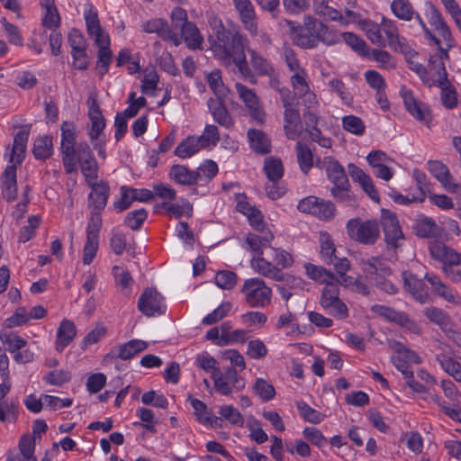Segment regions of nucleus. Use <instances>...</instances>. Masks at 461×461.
<instances>
[{
    "label": "nucleus",
    "instance_id": "1",
    "mask_svg": "<svg viewBox=\"0 0 461 461\" xmlns=\"http://www.w3.org/2000/svg\"><path fill=\"white\" fill-rule=\"evenodd\" d=\"M246 41V36L238 30H230L213 40L212 50L223 66L227 68L235 66L243 78L255 84L257 80L248 64L244 51Z\"/></svg>",
    "mask_w": 461,
    "mask_h": 461
},
{
    "label": "nucleus",
    "instance_id": "2",
    "mask_svg": "<svg viewBox=\"0 0 461 461\" xmlns=\"http://www.w3.org/2000/svg\"><path fill=\"white\" fill-rule=\"evenodd\" d=\"M272 262L265 257L254 256L251 260L252 269L267 278L276 282H287L291 276L285 274L282 269L290 267L294 263L293 256L282 249L270 248L267 254Z\"/></svg>",
    "mask_w": 461,
    "mask_h": 461
},
{
    "label": "nucleus",
    "instance_id": "3",
    "mask_svg": "<svg viewBox=\"0 0 461 461\" xmlns=\"http://www.w3.org/2000/svg\"><path fill=\"white\" fill-rule=\"evenodd\" d=\"M171 25L179 30L182 41L190 50H200L203 42V37L198 27L193 22L188 21L187 13L182 7H175L171 12Z\"/></svg>",
    "mask_w": 461,
    "mask_h": 461
},
{
    "label": "nucleus",
    "instance_id": "4",
    "mask_svg": "<svg viewBox=\"0 0 461 461\" xmlns=\"http://www.w3.org/2000/svg\"><path fill=\"white\" fill-rule=\"evenodd\" d=\"M431 257L443 263V272L454 282L461 281V254L440 241L429 244Z\"/></svg>",
    "mask_w": 461,
    "mask_h": 461
},
{
    "label": "nucleus",
    "instance_id": "5",
    "mask_svg": "<svg viewBox=\"0 0 461 461\" xmlns=\"http://www.w3.org/2000/svg\"><path fill=\"white\" fill-rule=\"evenodd\" d=\"M346 229L351 240L365 245L375 244L380 237V226L376 220L352 218L348 221Z\"/></svg>",
    "mask_w": 461,
    "mask_h": 461
},
{
    "label": "nucleus",
    "instance_id": "6",
    "mask_svg": "<svg viewBox=\"0 0 461 461\" xmlns=\"http://www.w3.org/2000/svg\"><path fill=\"white\" fill-rule=\"evenodd\" d=\"M240 292L246 303L253 308H264L271 302L272 290L259 277L246 279Z\"/></svg>",
    "mask_w": 461,
    "mask_h": 461
},
{
    "label": "nucleus",
    "instance_id": "7",
    "mask_svg": "<svg viewBox=\"0 0 461 461\" xmlns=\"http://www.w3.org/2000/svg\"><path fill=\"white\" fill-rule=\"evenodd\" d=\"M320 304L325 312L337 320H345L348 317V308L339 298V288L337 284H328L324 286Z\"/></svg>",
    "mask_w": 461,
    "mask_h": 461
},
{
    "label": "nucleus",
    "instance_id": "8",
    "mask_svg": "<svg viewBox=\"0 0 461 461\" xmlns=\"http://www.w3.org/2000/svg\"><path fill=\"white\" fill-rule=\"evenodd\" d=\"M61 155L65 172L71 174L77 171L76 160V131L73 123L64 122L61 125Z\"/></svg>",
    "mask_w": 461,
    "mask_h": 461
},
{
    "label": "nucleus",
    "instance_id": "9",
    "mask_svg": "<svg viewBox=\"0 0 461 461\" xmlns=\"http://www.w3.org/2000/svg\"><path fill=\"white\" fill-rule=\"evenodd\" d=\"M381 225L386 247L393 249L401 248L405 241V236L402 232L396 213L389 210L383 209L381 214Z\"/></svg>",
    "mask_w": 461,
    "mask_h": 461
},
{
    "label": "nucleus",
    "instance_id": "10",
    "mask_svg": "<svg viewBox=\"0 0 461 461\" xmlns=\"http://www.w3.org/2000/svg\"><path fill=\"white\" fill-rule=\"evenodd\" d=\"M382 32L385 34L388 46L393 50L403 54L405 58H414L417 56V52L408 44L406 39L400 36L394 21L383 17Z\"/></svg>",
    "mask_w": 461,
    "mask_h": 461
},
{
    "label": "nucleus",
    "instance_id": "11",
    "mask_svg": "<svg viewBox=\"0 0 461 461\" xmlns=\"http://www.w3.org/2000/svg\"><path fill=\"white\" fill-rule=\"evenodd\" d=\"M297 208L300 212L311 213L321 220H330L336 212L332 202L312 195L302 199Z\"/></svg>",
    "mask_w": 461,
    "mask_h": 461
},
{
    "label": "nucleus",
    "instance_id": "12",
    "mask_svg": "<svg viewBox=\"0 0 461 461\" xmlns=\"http://www.w3.org/2000/svg\"><path fill=\"white\" fill-rule=\"evenodd\" d=\"M197 366L204 371L211 372L215 390L222 395L231 394V387L224 381L223 374L217 366V360L207 355L201 354L195 358Z\"/></svg>",
    "mask_w": 461,
    "mask_h": 461
},
{
    "label": "nucleus",
    "instance_id": "13",
    "mask_svg": "<svg viewBox=\"0 0 461 461\" xmlns=\"http://www.w3.org/2000/svg\"><path fill=\"white\" fill-rule=\"evenodd\" d=\"M235 89L240 99L249 109L250 117L258 123L262 124L266 119V113L260 105L259 98L256 93L241 83H236Z\"/></svg>",
    "mask_w": 461,
    "mask_h": 461
},
{
    "label": "nucleus",
    "instance_id": "14",
    "mask_svg": "<svg viewBox=\"0 0 461 461\" xmlns=\"http://www.w3.org/2000/svg\"><path fill=\"white\" fill-rule=\"evenodd\" d=\"M138 309L144 315L152 317L165 312L163 296L154 288H146L138 301Z\"/></svg>",
    "mask_w": 461,
    "mask_h": 461
},
{
    "label": "nucleus",
    "instance_id": "15",
    "mask_svg": "<svg viewBox=\"0 0 461 461\" xmlns=\"http://www.w3.org/2000/svg\"><path fill=\"white\" fill-rule=\"evenodd\" d=\"M401 95L403 105L408 113L419 122L429 125L432 119L429 106L425 103L416 99L412 92L408 89H402Z\"/></svg>",
    "mask_w": 461,
    "mask_h": 461
},
{
    "label": "nucleus",
    "instance_id": "16",
    "mask_svg": "<svg viewBox=\"0 0 461 461\" xmlns=\"http://www.w3.org/2000/svg\"><path fill=\"white\" fill-rule=\"evenodd\" d=\"M240 21L251 36L258 35V26L255 7L250 0H232Z\"/></svg>",
    "mask_w": 461,
    "mask_h": 461
},
{
    "label": "nucleus",
    "instance_id": "17",
    "mask_svg": "<svg viewBox=\"0 0 461 461\" xmlns=\"http://www.w3.org/2000/svg\"><path fill=\"white\" fill-rule=\"evenodd\" d=\"M122 197L113 203V207L119 212L128 209L134 201L148 202L154 197V194L149 189H137L132 187L122 186Z\"/></svg>",
    "mask_w": 461,
    "mask_h": 461
},
{
    "label": "nucleus",
    "instance_id": "18",
    "mask_svg": "<svg viewBox=\"0 0 461 461\" xmlns=\"http://www.w3.org/2000/svg\"><path fill=\"white\" fill-rule=\"evenodd\" d=\"M423 314L429 321L438 325L447 337L454 338L457 335L456 326L452 322L451 318L442 309L434 306L426 307L423 310Z\"/></svg>",
    "mask_w": 461,
    "mask_h": 461
},
{
    "label": "nucleus",
    "instance_id": "19",
    "mask_svg": "<svg viewBox=\"0 0 461 461\" xmlns=\"http://www.w3.org/2000/svg\"><path fill=\"white\" fill-rule=\"evenodd\" d=\"M429 170L448 192L456 193L461 198V185L453 180L448 168L439 161H429Z\"/></svg>",
    "mask_w": 461,
    "mask_h": 461
},
{
    "label": "nucleus",
    "instance_id": "20",
    "mask_svg": "<svg viewBox=\"0 0 461 461\" xmlns=\"http://www.w3.org/2000/svg\"><path fill=\"white\" fill-rule=\"evenodd\" d=\"M91 193L88 195V208L90 211L102 212L107 203L110 195V187L104 181L90 183Z\"/></svg>",
    "mask_w": 461,
    "mask_h": 461
},
{
    "label": "nucleus",
    "instance_id": "21",
    "mask_svg": "<svg viewBox=\"0 0 461 461\" xmlns=\"http://www.w3.org/2000/svg\"><path fill=\"white\" fill-rule=\"evenodd\" d=\"M148 343L140 339H131L123 345L113 347L106 355L105 359L120 358L127 360L134 357L136 355L145 350Z\"/></svg>",
    "mask_w": 461,
    "mask_h": 461
},
{
    "label": "nucleus",
    "instance_id": "22",
    "mask_svg": "<svg viewBox=\"0 0 461 461\" xmlns=\"http://www.w3.org/2000/svg\"><path fill=\"white\" fill-rule=\"evenodd\" d=\"M402 279L405 289L420 303H425L429 298L424 280L417 277V276L403 272Z\"/></svg>",
    "mask_w": 461,
    "mask_h": 461
},
{
    "label": "nucleus",
    "instance_id": "23",
    "mask_svg": "<svg viewBox=\"0 0 461 461\" xmlns=\"http://www.w3.org/2000/svg\"><path fill=\"white\" fill-rule=\"evenodd\" d=\"M284 122V130L286 137L289 140L297 139L302 131V122L296 105L285 107Z\"/></svg>",
    "mask_w": 461,
    "mask_h": 461
},
{
    "label": "nucleus",
    "instance_id": "24",
    "mask_svg": "<svg viewBox=\"0 0 461 461\" xmlns=\"http://www.w3.org/2000/svg\"><path fill=\"white\" fill-rule=\"evenodd\" d=\"M348 172L351 178L357 182L366 194L375 202H379L378 191L375 187L372 178L360 167L354 164L348 165Z\"/></svg>",
    "mask_w": 461,
    "mask_h": 461
},
{
    "label": "nucleus",
    "instance_id": "25",
    "mask_svg": "<svg viewBox=\"0 0 461 461\" xmlns=\"http://www.w3.org/2000/svg\"><path fill=\"white\" fill-rule=\"evenodd\" d=\"M318 23L314 18L308 17L302 27L294 36L295 43L303 49H313L318 46L317 34L313 32L312 28Z\"/></svg>",
    "mask_w": 461,
    "mask_h": 461
},
{
    "label": "nucleus",
    "instance_id": "26",
    "mask_svg": "<svg viewBox=\"0 0 461 461\" xmlns=\"http://www.w3.org/2000/svg\"><path fill=\"white\" fill-rule=\"evenodd\" d=\"M30 131L26 128L21 129L14 138L12 152L9 162L11 166H20L25 158L26 145L29 139Z\"/></svg>",
    "mask_w": 461,
    "mask_h": 461
},
{
    "label": "nucleus",
    "instance_id": "27",
    "mask_svg": "<svg viewBox=\"0 0 461 461\" xmlns=\"http://www.w3.org/2000/svg\"><path fill=\"white\" fill-rule=\"evenodd\" d=\"M15 166H7L1 176L2 195L7 202H13L17 196V180Z\"/></svg>",
    "mask_w": 461,
    "mask_h": 461
},
{
    "label": "nucleus",
    "instance_id": "28",
    "mask_svg": "<svg viewBox=\"0 0 461 461\" xmlns=\"http://www.w3.org/2000/svg\"><path fill=\"white\" fill-rule=\"evenodd\" d=\"M424 278L430 284L432 291L436 295L451 303L456 304L460 303V296L458 294L443 283L438 276L426 274Z\"/></svg>",
    "mask_w": 461,
    "mask_h": 461
},
{
    "label": "nucleus",
    "instance_id": "29",
    "mask_svg": "<svg viewBox=\"0 0 461 461\" xmlns=\"http://www.w3.org/2000/svg\"><path fill=\"white\" fill-rule=\"evenodd\" d=\"M250 56V64L258 76H267L271 77V86H276L278 80L274 77L275 68L265 57L255 50H249Z\"/></svg>",
    "mask_w": 461,
    "mask_h": 461
},
{
    "label": "nucleus",
    "instance_id": "30",
    "mask_svg": "<svg viewBox=\"0 0 461 461\" xmlns=\"http://www.w3.org/2000/svg\"><path fill=\"white\" fill-rule=\"evenodd\" d=\"M330 0H313L314 13L330 21L339 22L342 25L348 23V20L336 8L330 5Z\"/></svg>",
    "mask_w": 461,
    "mask_h": 461
},
{
    "label": "nucleus",
    "instance_id": "31",
    "mask_svg": "<svg viewBox=\"0 0 461 461\" xmlns=\"http://www.w3.org/2000/svg\"><path fill=\"white\" fill-rule=\"evenodd\" d=\"M77 329L73 321L64 319L57 330L56 349L59 352L74 339Z\"/></svg>",
    "mask_w": 461,
    "mask_h": 461
},
{
    "label": "nucleus",
    "instance_id": "32",
    "mask_svg": "<svg viewBox=\"0 0 461 461\" xmlns=\"http://www.w3.org/2000/svg\"><path fill=\"white\" fill-rule=\"evenodd\" d=\"M207 105L211 111L213 119L221 126L229 128L233 124L232 117L226 109L223 99L210 98Z\"/></svg>",
    "mask_w": 461,
    "mask_h": 461
},
{
    "label": "nucleus",
    "instance_id": "33",
    "mask_svg": "<svg viewBox=\"0 0 461 461\" xmlns=\"http://www.w3.org/2000/svg\"><path fill=\"white\" fill-rule=\"evenodd\" d=\"M274 239V235L269 231L260 232L259 234L249 233L247 236L246 242L257 255L264 257V249H270V242Z\"/></svg>",
    "mask_w": 461,
    "mask_h": 461
},
{
    "label": "nucleus",
    "instance_id": "34",
    "mask_svg": "<svg viewBox=\"0 0 461 461\" xmlns=\"http://www.w3.org/2000/svg\"><path fill=\"white\" fill-rule=\"evenodd\" d=\"M250 148L258 154L265 155L271 151V144L267 136L260 130L248 131Z\"/></svg>",
    "mask_w": 461,
    "mask_h": 461
},
{
    "label": "nucleus",
    "instance_id": "35",
    "mask_svg": "<svg viewBox=\"0 0 461 461\" xmlns=\"http://www.w3.org/2000/svg\"><path fill=\"white\" fill-rule=\"evenodd\" d=\"M324 163L327 176L333 185L349 182L344 167L338 160L328 158Z\"/></svg>",
    "mask_w": 461,
    "mask_h": 461
},
{
    "label": "nucleus",
    "instance_id": "36",
    "mask_svg": "<svg viewBox=\"0 0 461 461\" xmlns=\"http://www.w3.org/2000/svg\"><path fill=\"white\" fill-rule=\"evenodd\" d=\"M312 30L317 34L318 44L322 42L327 46H332L341 41L340 33L321 22L318 21V23L314 24Z\"/></svg>",
    "mask_w": 461,
    "mask_h": 461
},
{
    "label": "nucleus",
    "instance_id": "37",
    "mask_svg": "<svg viewBox=\"0 0 461 461\" xmlns=\"http://www.w3.org/2000/svg\"><path fill=\"white\" fill-rule=\"evenodd\" d=\"M201 141V139L196 136H188L177 145L175 149V155L181 158H186L194 155L204 148Z\"/></svg>",
    "mask_w": 461,
    "mask_h": 461
},
{
    "label": "nucleus",
    "instance_id": "38",
    "mask_svg": "<svg viewBox=\"0 0 461 461\" xmlns=\"http://www.w3.org/2000/svg\"><path fill=\"white\" fill-rule=\"evenodd\" d=\"M115 286L118 287L124 296H130L134 283L131 273L120 266L113 267Z\"/></svg>",
    "mask_w": 461,
    "mask_h": 461
},
{
    "label": "nucleus",
    "instance_id": "39",
    "mask_svg": "<svg viewBox=\"0 0 461 461\" xmlns=\"http://www.w3.org/2000/svg\"><path fill=\"white\" fill-rule=\"evenodd\" d=\"M413 230L415 234L420 238L435 237L439 233L435 221L427 216H420L417 219Z\"/></svg>",
    "mask_w": 461,
    "mask_h": 461
},
{
    "label": "nucleus",
    "instance_id": "40",
    "mask_svg": "<svg viewBox=\"0 0 461 461\" xmlns=\"http://www.w3.org/2000/svg\"><path fill=\"white\" fill-rule=\"evenodd\" d=\"M361 29L373 44L385 47L386 41L382 36V23L378 24L373 21L365 20L361 23Z\"/></svg>",
    "mask_w": 461,
    "mask_h": 461
},
{
    "label": "nucleus",
    "instance_id": "41",
    "mask_svg": "<svg viewBox=\"0 0 461 461\" xmlns=\"http://www.w3.org/2000/svg\"><path fill=\"white\" fill-rule=\"evenodd\" d=\"M306 270V275L312 280L319 282L321 284H334L335 275L326 270L324 267L316 266L311 263H307L304 266Z\"/></svg>",
    "mask_w": 461,
    "mask_h": 461
},
{
    "label": "nucleus",
    "instance_id": "42",
    "mask_svg": "<svg viewBox=\"0 0 461 461\" xmlns=\"http://www.w3.org/2000/svg\"><path fill=\"white\" fill-rule=\"evenodd\" d=\"M169 176L171 179L181 185H192L197 184L195 171H191L185 166H173Z\"/></svg>",
    "mask_w": 461,
    "mask_h": 461
},
{
    "label": "nucleus",
    "instance_id": "43",
    "mask_svg": "<svg viewBox=\"0 0 461 461\" xmlns=\"http://www.w3.org/2000/svg\"><path fill=\"white\" fill-rule=\"evenodd\" d=\"M34 442L28 438H22L19 442L20 453L8 456L6 461H37L34 454Z\"/></svg>",
    "mask_w": 461,
    "mask_h": 461
},
{
    "label": "nucleus",
    "instance_id": "44",
    "mask_svg": "<svg viewBox=\"0 0 461 461\" xmlns=\"http://www.w3.org/2000/svg\"><path fill=\"white\" fill-rule=\"evenodd\" d=\"M330 194L337 203L353 205L356 203L351 185L348 183L332 185Z\"/></svg>",
    "mask_w": 461,
    "mask_h": 461
},
{
    "label": "nucleus",
    "instance_id": "45",
    "mask_svg": "<svg viewBox=\"0 0 461 461\" xmlns=\"http://www.w3.org/2000/svg\"><path fill=\"white\" fill-rule=\"evenodd\" d=\"M264 171L269 182H277L284 174V167L280 158L269 157L265 159Z\"/></svg>",
    "mask_w": 461,
    "mask_h": 461
},
{
    "label": "nucleus",
    "instance_id": "46",
    "mask_svg": "<svg viewBox=\"0 0 461 461\" xmlns=\"http://www.w3.org/2000/svg\"><path fill=\"white\" fill-rule=\"evenodd\" d=\"M52 139L49 136L39 137L33 144L32 153L37 159H46L52 155Z\"/></svg>",
    "mask_w": 461,
    "mask_h": 461
},
{
    "label": "nucleus",
    "instance_id": "47",
    "mask_svg": "<svg viewBox=\"0 0 461 461\" xmlns=\"http://www.w3.org/2000/svg\"><path fill=\"white\" fill-rule=\"evenodd\" d=\"M328 86L332 93H335L339 97L341 103L347 106L353 104V95L348 91L346 85L339 78H332L328 82Z\"/></svg>",
    "mask_w": 461,
    "mask_h": 461
},
{
    "label": "nucleus",
    "instance_id": "48",
    "mask_svg": "<svg viewBox=\"0 0 461 461\" xmlns=\"http://www.w3.org/2000/svg\"><path fill=\"white\" fill-rule=\"evenodd\" d=\"M295 149L300 168L307 174L313 166L312 153L309 147L301 141L297 142Z\"/></svg>",
    "mask_w": 461,
    "mask_h": 461
},
{
    "label": "nucleus",
    "instance_id": "49",
    "mask_svg": "<svg viewBox=\"0 0 461 461\" xmlns=\"http://www.w3.org/2000/svg\"><path fill=\"white\" fill-rule=\"evenodd\" d=\"M206 82L219 99H223L228 92L224 86L220 70H213L206 76Z\"/></svg>",
    "mask_w": 461,
    "mask_h": 461
},
{
    "label": "nucleus",
    "instance_id": "50",
    "mask_svg": "<svg viewBox=\"0 0 461 461\" xmlns=\"http://www.w3.org/2000/svg\"><path fill=\"white\" fill-rule=\"evenodd\" d=\"M391 9L397 18L404 21H411L415 14L411 4L407 0H393Z\"/></svg>",
    "mask_w": 461,
    "mask_h": 461
},
{
    "label": "nucleus",
    "instance_id": "51",
    "mask_svg": "<svg viewBox=\"0 0 461 461\" xmlns=\"http://www.w3.org/2000/svg\"><path fill=\"white\" fill-rule=\"evenodd\" d=\"M296 407L299 411L300 415L303 418L305 421L313 423V424H319L321 423L324 418L325 415L321 412L318 411L317 410L312 408L309 404H307L303 401H298L296 402Z\"/></svg>",
    "mask_w": 461,
    "mask_h": 461
},
{
    "label": "nucleus",
    "instance_id": "52",
    "mask_svg": "<svg viewBox=\"0 0 461 461\" xmlns=\"http://www.w3.org/2000/svg\"><path fill=\"white\" fill-rule=\"evenodd\" d=\"M321 254L325 263H334L336 249L330 236L327 232L320 235Z\"/></svg>",
    "mask_w": 461,
    "mask_h": 461
},
{
    "label": "nucleus",
    "instance_id": "53",
    "mask_svg": "<svg viewBox=\"0 0 461 461\" xmlns=\"http://www.w3.org/2000/svg\"><path fill=\"white\" fill-rule=\"evenodd\" d=\"M342 128L357 136H361L366 131V125L360 117L346 115L341 119Z\"/></svg>",
    "mask_w": 461,
    "mask_h": 461
},
{
    "label": "nucleus",
    "instance_id": "54",
    "mask_svg": "<svg viewBox=\"0 0 461 461\" xmlns=\"http://www.w3.org/2000/svg\"><path fill=\"white\" fill-rule=\"evenodd\" d=\"M413 177L419 192L412 195V200H415V203H422L426 198V194L430 193L429 184L426 175L418 169L413 171Z\"/></svg>",
    "mask_w": 461,
    "mask_h": 461
},
{
    "label": "nucleus",
    "instance_id": "55",
    "mask_svg": "<svg viewBox=\"0 0 461 461\" xmlns=\"http://www.w3.org/2000/svg\"><path fill=\"white\" fill-rule=\"evenodd\" d=\"M91 129L88 132L89 138L92 141L99 140L104 126V119L99 110H95L90 113Z\"/></svg>",
    "mask_w": 461,
    "mask_h": 461
},
{
    "label": "nucleus",
    "instance_id": "56",
    "mask_svg": "<svg viewBox=\"0 0 461 461\" xmlns=\"http://www.w3.org/2000/svg\"><path fill=\"white\" fill-rule=\"evenodd\" d=\"M218 173V166L212 160H207L195 171L197 184L203 181L212 180Z\"/></svg>",
    "mask_w": 461,
    "mask_h": 461
},
{
    "label": "nucleus",
    "instance_id": "57",
    "mask_svg": "<svg viewBox=\"0 0 461 461\" xmlns=\"http://www.w3.org/2000/svg\"><path fill=\"white\" fill-rule=\"evenodd\" d=\"M253 389L257 395L263 401L267 402L276 395L275 388L263 378H258L254 384Z\"/></svg>",
    "mask_w": 461,
    "mask_h": 461
},
{
    "label": "nucleus",
    "instance_id": "58",
    "mask_svg": "<svg viewBox=\"0 0 461 461\" xmlns=\"http://www.w3.org/2000/svg\"><path fill=\"white\" fill-rule=\"evenodd\" d=\"M371 311L384 318V320L398 324L403 312H398L395 309L381 304H375L371 307Z\"/></svg>",
    "mask_w": 461,
    "mask_h": 461
},
{
    "label": "nucleus",
    "instance_id": "59",
    "mask_svg": "<svg viewBox=\"0 0 461 461\" xmlns=\"http://www.w3.org/2000/svg\"><path fill=\"white\" fill-rule=\"evenodd\" d=\"M147 217L148 212L145 209L134 210L127 213L124 223L131 230H138L140 229Z\"/></svg>",
    "mask_w": 461,
    "mask_h": 461
},
{
    "label": "nucleus",
    "instance_id": "60",
    "mask_svg": "<svg viewBox=\"0 0 461 461\" xmlns=\"http://www.w3.org/2000/svg\"><path fill=\"white\" fill-rule=\"evenodd\" d=\"M215 284L221 289L230 290L237 284V275L229 270L218 271L215 275Z\"/></svg>",
    "mask_w": 461,
    "mask_h": 461
},
{
    "label": "nucleus",
    "instance_id": "61",
    "mask_svg": "<svg viewBox=\"0 0 461 461\" xmlns=\"http://www.w3.org/2000/svg\"><path fill=\"white\" fill-rule=\"evenodd\" d=\"M290 81L295 95L305 93L310 89L306 70H300V73L293 74Z\"/></svg>",
    "mask_w": 461,
    "mask_h": 461
},
{
    "label": "nucleus",
    "instance_id": "62",
    "mask_svg": "<svg viewBox=\"0 0 461 461\" xmlns=\"http://www.w3.org/2000/svg\"><path fill=\"white\" fill-rule=\"evenodd\" d=\"M220 415L230 424L241 427L244 420L241 413L232 405H224L220 408Z\"/></svg>",
    "mask_w": 461,
    "mask_h": 461
},
{
    "label": "nucleus",
    "instance_id": "63",
    "mask_svg": "<svg viewBox=\"0 0 461 461\" xmlns=\"http://www.w3.org/2000/svg\"><path fill=\"white\" fill-rule=\"evenodd\" d=\"M1 339L4 344L7 345L8 350L13 354L23 348L27 344L26 340L13 332L2 334Z\"/></svg>",
    "mask_w": 461,
    "mask_h": 461
},
{
    "label": "nucleus",
    "instance_id": "64",
    "mask_svg": "<svg viewBox=\"0 0 461 461\" xmlns=\"http://www.w3.org/2000/svg\"><path fill=\"white\" fill-rule=\"evenodd\" d=\"M223 374L224 381L231 387V391H241L245 387V380L239 375L237 370L232 367L225 368Z\"/></svg>",
    "mask_w": 461,
    "mask_h": 461
}]
</instances>
